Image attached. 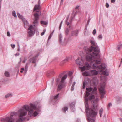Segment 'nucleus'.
I'll use <instances>...</instances> for the list:
<instances>
[{
    "mask_svg": "<svg viewBox=\"0 0 122 122\" xmlns=\"http://www.w3.org/2000/svg\"><path fill=\"white\" fill-rule=\"evenodd\" d=\"M46 29L44 30L43 32L41 33V36H43V35L46 32Z\"/></svg>",
    "mask_w": 122,
    "mask_h": 122,
    "instance_id": "35",
    "label": "nucleus"
},
{
    "mask_svg": "<svg viewBox=\"0 0 122 122\" xmlns=\"http://www.w3.org/2000/svg\"><path fill=\"white\" fill-rule=\"evenodd\" d=\"M36 56H35L30 58L29 60V61L31 63H35L36 62Z\"/></svg>",
    "mask_w": 122,
    "mask_h": 122,
    "instance_id": "11",
    "label": "nucleus"
},
{
    "mask_svg": "<svg viewBox=\"0 0 122 122\" xmlns=\"http://www.w3.org/2000/svg\"><path fill=\"white\" fill-rule=\"evenodd\" d=\"M4 75L5 76L7 77H9L10 75L9 72L7 71H6L5 72Z\"/></svg>",
    "mask_w": 122,
    "mask_h": 122,
    "instance_id": "17",
    "label": "nucleus"
},
{
    "mask_svg": "<svg viewBox=\"0 0 122 122\" xmlns=\"http://www.w3.org/2000/svg\"><path fill=\"white\" fill-rule=\"evenodd\" d=\"M90 20H88L87 23V24L88 25L89 24V22H90Z\"/></svg>",
    "mask_w": 122,
    "mask_h": 122,
    "instance_id": "61",
    "label": "nucleus"
},
{
    "mask_svg": "<svg viewBox=\"0 0 122 122\" xmlns=\"http://www.w3.org/2000/svg\"><path fill=\"white\" fill-rule=\"evenodd\" d=\"M61 25H61V24L60 25V26H59V30H60L61 29Z\"/></svg>",
    "mask_w": 122,
    "mask_h": 122,
    "instance_id": "63",
    "label": "nucleus"
},
{
    "mask_svg": "<svg viewBox=\"0 0 122 122\" xmlns=\"http://www.w3.org/2000/svg\"><path fill=\"white\" fill-rule=\"evenodd\" d=\"M40 6L38 5H36L34 8V11H35L36 10L38 9Z\"/></svg>",
    "mask_w": 122,
    "mask_h": 122,
    "instance_id": "18",
    "label": "nucleus"
},
{
    "mask_svg": "<svg viewBox=\"0 0 122 122\" xmlns=\"http://www.w3.org/2000/svg\"><path fill=\"white\" fill-rule=\"evenodd\" d=\"M104 71H103L102 73L103 75L107 76L109 75L108 71L107 70V69H105Z\"/></svg>",
    "mask_w": 122,
    "mask_h": 122,
    "instance_id": "14",
    "label": "nucleus"
},
{
    "mask_svg": "<svg viewBox=\"0 0 122 122\" xmlns=\"http://www.w3.org/2000/svg\"><path fill=\"white\" fill-rule=\"evenodd\" d=\"M98 73V72L97 71L95 70H92L88 71H85L82 73V74L83 76H91L97 75Z\"/></svg>",
    "mask_w": 122,
    "mask_h": 122,
    "instance_id": "4",
    "label": "nucleus"
},
{
    "mask_svg": "<svg viewBox=\"0 0 122 122\" xmlns=\"http://www.w3.org/2000/svg\"><path fill=\"white\" fill-rule=\"evenodd\" d=\"M64 74L63 73H61L60 75H59V77L60 78H61L63 76V75Z\"/></svg>",
    "mask_w": 122,
    "mask_h": 122,
    "instance_id": "34",
    "label": "nucleus"
},
{
    "mask_svg": "<svg viewBox=\"0 0 122 122\" xmlns=\"http://www.w3.org/2000/svg\"><path fill=\"white\" fill-rule=\"evenodd\" d=\"M68 107H64L62 109V111L64 113H66V111L68 110Z\"/></svg>",
    "mask_w": 122,
    "mask_h": 122,
    "instance_id": "16",
    "label": "nucleus"
},
{
    "mask_svg": "<svg viewBox=\"0 0 122 122\" xmlns=\"http://www.w3.org/2000/svg\"><path fill=\"white\" fill-rule=\"evenodd\" d=\"M72 74L73 72H72L70 71L69 72L68 75L69 76H71L72 75Z\"/></svg>",
    "mask_w": 122,
    "mask_h": 122,
    "instance_id": "37",
    "label": "nucleus"
},
{
    "mask_svg": "<svg viewBox=\"0 0 122 122\" xmlns=\"http://www.w3.org/2000/svg\"><path fill=\"white\" fill-rule=\"evenodd\" d=\"M97 90V88L96 87H94V89H93V92H94L96 91Z\"/></svg>",
    "mask_w": 122,
    "mask_h": 122,
    "instance_id": "39",
    "label": "nucleus"
},
{
    "mask_svg": "<svg viewBox=\"0 0 122 122\" xmlns=\"http://www.w3.org/2000/svg\"><path fill=\"white\" fill-rule=\"evenodd\" d=\"M95 97L93 95H92L90 96L88 98V100H92L94 99Z\"/></svg>",
    "mask_w": 122,
    "mask_h": 122,
    "instance_id": "21",
    "label": "nucleus"
},
{
    "mask_svg": "<svg viewBox=\"0 0 122 122\" xmlns=\"http://www.w3.org/2000/svg\"><path fill=\"white\" fill-rule=\"evenodd\" d=\"M112 104L111 103H108V105L107 106V109L109 110L110 108V107L112 106Z\"/></svg>",
    "mask_w": 122,
    "mask_h": 122,
    "instance_id": "30",
    "label": "nucleus"
},
{
    "mask_svg": "<svg viewBox=\"0 0 122 122\" xmlns=\"http://www.w3.org/2000/svg\"><path fill=\"white\" fill-rule=\"evenodd\" d=\"M90 42L92 45L91 47L89 48L85 47L84 48L86 53V60L88 61H92L94 67L93 69H95L97 67H98V69H105L106 65L104 63L102 64L99 66L97 65V64L100 63V61L95 59L100 58V49L94 41L91 40Z\"/></svg>",
    "mask_w": 122,
    "mask_h": 122,
    "instance_id": "1",
    "label": "nucleus"
},
{
    "mask_svg": "<svg viewBox=\"0 0 122 122\" xmlns=\"http://www.w3.org/2000/svg\"><path fill=\"white\" fill-rule=\"evenodd\" d=\"M21 69V70L20 71V72L21 73H22L23 71H25V69Z\"/></svg>",
    "mask_w": 122,
    "mask_h": 122,
    "instance_id": "50",
    "label": "nucleus"
},
{
    "mask_svg": "<svg viewBox=\"0 0 122 122\" xmlns=\"http://www.w3.org/2000/svg\"><path fill=\"white\" fill-rule=\"evenodd\" d=\"M55 73L54 71L53 70L51 71L50 72V73L51 74H54Z\"/></svg>",
    "mask_w": 122,
    "mask_h": 122,
    "instance_id": "47",
    "label": "nucleus"
},
{
    "mask_svg": "<svg viewBox=\"0 0 122 122\" xmlns=\"http://www.w3.org/2000/svg\"><path fill=\"white\" fill-rule=\"evenodd\" d=\"M85 111L87 117V121L90 122H95V119L97 114V104L96 101H92V105L91 107L89 108L88 99L87 97H84Z\"/></svg>",
    "mask_w": 122,
    "mask_h": 122,
    "instance_id": "2",
    "label": "nucleus"
},
{
    "mask_svg": "<svg viewBox=\"0 0 122 122\" xmlns=\"http://www.w3.org/2000/svg\"><path fill=\"white\" fill-rule=\"evenodd\" d=\"M18 51H20V48L19 45L18 44Z\"/></svg>",
    "mask_w": 122,
    "mask_h": 122,
    "instance_id": "54",
    "label": "nucleus"
},
{
    "mask_svg": "<svg viewBox=\"0 0 122 122\" xmlns=\"http://www.w3.org/2000/svg\"><path fill=\"white\" fill-rule=\"evenodd\" d=\"M27 71V69H25V71H25V74H24V75H25Z\"/></svg>",
    "mask_w": 122,
    "mask_h": 122,
    "instance_id": "53",
    "label": "nucleus"
},
{
    "mask_svg": "<svg viewBox=\"0 0 122 122\" xmlns=\"http://www.w3.org/2000/svg\"><path fill=\"white\" fill-rule=\"evenodd\" d=\"M119 119L120 120V121L122 122V119L121 118H119Z\"/></svg>",
    "mask_w": 122,
    "mask_h": 122,
    "instance_id": "64",
    "label": "nucleus"
},
{
    "mask_svg": "<svg viewBox=\"0 0 122 122\" xmlns=\"http://www.w3.org/2000/svg\"><path fill=\"white\" fill-rule=\"evenodd\" d=\"M60 80L59 78H57L56 80V81L58 83L59 81Z\"/></svg>",
    "mask_w": 122,
    "mask_h": 122,
    "instance_id": "46",
    "label": "nucleus"
},
{
    "mask_svg": "<svg viewBox=\"0 0 122 122\" xmlns=\"http://www.w3.org/2000/svg\"><path fill=\"white\" fill-rule=\"evenodd\" d=\"M82 66L80 69H89L90 68L91 66L87 62H86L84 63V66Z\"/></svg>",
    "mask_w": 122,
    "mask_h": 122,
    "instance_id": "8",
    "label": "nucleus"
},
{
    "mask_svg": "<svg viewBox=\"0 0 122 122\" xmlns=\"http://www.w3.org/2000/svg\"><path fill=\"white\" fill-rule=\"evenodd\" d=\"M12 96V95L11 94L9 93L5 96V98H7L10 97H11Z\"/></svg>",
    "mask_w": 122,
    "mask_h": 122,
    "instance_id": "27",
    "label": "nucleus"
},
{
    "mask_svg": "<svg viewBox=\"0 0 122 122\" xmlns=\"http://www.w3.org/2000/svg\"><path fill=\"white\" fill-rule=\"evenodd\" d=\"M33 31L32 30H31L28 32L29 36L30 37L33 34Z\"/></svg>",
    "mask_w": 122,
    "mask_h": 122,
    "instance_id": "24",
    "label": "nucleus"
},
{
    "mask_svg": "<svg viewBox=\"0 0 122 122\" xmlns=\"http://www.w3.org/2000/svg\"><path fill=\"white\" fill-rule=\"evenodd\" d=\"M102 35H99L98 36V38H102Z\"/></svg>",
    "mask_w": 122,
    "mask_h": 122,
    "instance_id": "48",
    "label": "nucleus"
},
{
    "mask_svg": "<svg viewBox=\"0 0 122 122\" xmlns=\"http://www.w3.org/2000/svg\"><path fill=\"white\" fill-rule=\"evenodd\" d=\"M11 46L13 48H14L15 46V45L14 44H11Z\"/></svg>",
    "mask_w": 122,
    "mask_h": 122,
    "instance_id": "45",
    "label": "nucleus"
},
{
    "mask_svg": "<svg viewBox=\"0 0 122 122\" xmlns=\"http://www.w3.org/2000/svg\"><path fill=\"white\" fill-rule=\"evenodd\" d=\"M66 24L67 25V26H68L69 25L70 23L68 22H66Z\"/></svg>",
    "mask_w": 122,
    "mask_h": 122,
    "instance_id": "58",
    "label": "nucleus"
},
{
    "mask_svg": "<svg viewBox=\"0 0 122 122\" xmlns=\"http://www.w3.org/2000/svg\"><path fill=\"white\" fill-rule=\"evenodd\" d=\"M96 31L95 29H94L93 31V35H95L96 34Z\"/></svg>",
    "mask_w": 122,
    "mask_h": 122,
    "instance_id": "43",
    "label": "nucleus"
},
{
    "mask_svg": "<svg viewBox=\"0 0 122 122\" xmlns=\"http://www.w3.org/2000/svg\"><path fill=\"white\" fill-rule=\"evenodd\" d=\"M59 94V93H58L55 96L54 98V100H56V99L58 97Z\"/></svg>",
    "mask_w": 122,
    "mask_h": 122,
    "instance_id": "26",
    "label": "nucleus"
},
{
    "mask_svg": "<svg viewBox=\"0 0 122 122\" xmlns=\"http://www.w3.org/2000/svg\"><path fill=\"white\" fill-rule=\"evenodd\" d=\"M12 15L15 17H17V15L16 14V13L15 11L14 10L12 12Z\"/></svg>",
    "mask_w": 122,
    "mask_h": 122,
    "instance_id": "29",
    "label": "nucleus"
},
{
    "mask_svg": "<svg viewBox=\"0 0 122 122\" xmlns=\"http://www.w3.org/2000/svg\"><path fill=\"white\" fill-rule=\"evenodd\" d=\"M34 15L35 18L34 21L33 22V26H37L38 24V20L39 19V15L37 13H36L34 14Z\"/></svg>",
    "mask_w": 122,
    "mask_h": 122,
    "instance_id": "5",
    "label": "nucleus"
},
{
    "mask_svg": "<svg viewBox=\"0 0 122 122\" xmlns=\"http://www.w3.org/2000/svg\"><path fill=\"white\" fill-rule=\"evenodd\" d=\"M85 80L83 82V88L84 89L85 86Z\"/></svg>",
    "mask_w": 122,
    "mask_h": 122,
    "instance_id": "36",
    "label": "nucleus"
},
{
    "mask_svg": "<svg viewBox=\"0 0 122 122\" xmlns=\"http://www.w3.org/2000/svg\"><path fill=\"white\" fill-rule=\"evenodd\" d=\"M81 69V71L82 72H83V71H85V70H86V69Z\"/></svg>",
    "mask_w": 122,
    "mask_h": 122,
    "instance_id": "60",
    "label": "nucleus"
},
{
    "mask_svg": "<svg viewBox=\"0 0 122 122\" xmlns=\"http://www.w3.org/2000/svg\"><path fill=\"white\" fill-rule=\"evenodd\" d=\"M86 89L88 92H90L92 91L93 88L92 87H90L89 88L86 87Z\"/></svg>",
    "mask_w": 122,
    "mask_h": 122,
    "instance_id": "22",
    "label": "nucleus"
},
{
    "mask_svg": "<svg viewBox=\"0 0 122 122\" xmlns=\"http://www.w3.org/2000/svg\"><path fill=\"white\" fill-rule=\"evenodd\" d=\"M64 42L66 43V44L67 43V39L66 38H65L64 39Z\"/></svg>",
    "mask_w": 122,
    "mask_h": 122,
    "instance_id": "42",
    "label": "nucleus"
},
{
    "mask_svg": "<svg viewBox=\"0 0 122 122\" xmlns=\"http://www.w3.org/2000/svg\"><path fill=\"white\" fill-rule=\"evenodd\" d=\"M72 78H71L70 79V81L71 82H72Z\"/></svg>",
    "mask_w": 122,
    "mask_h": 122,
    "instance_id": "56",
    "label": "nucleus"
},
{
    "mask_svg": "<svg viewBox=\"0 0 122 122\" xmlns=\"http://www.w3.org/2000/svg\"><path fill=\"white\" fill-rule=\"evenodd\" d=\"M52 34H51L50 36H49V38H48V40L49 39H50L51 37H52Z\"/></svg>",
    "mask_w": 122,
    "mask_h": 122,
    "instance_id": "49",
    "label": "nucleus"
},
{
    "mask_svg": "<svg viewBox=\"0 0 122 122\" xmlns=\"http://www.w3.org/2000/svg\"><path fill=\"white\" fill-rule=\"evenodd\" d=\"M106 7L107 8H108L109 6V5L108 3H106Z\"/></svg>",
    "mask_w": 122,
    "mask_h": 122,
    "instance_id": "41",
    "label": "nucleus"
},
{
    "mask_svg": "<svg viewBox=\"0 0 122 122\" xmlns=\"http://www.w3.org/2000/svg\"><path fill=\"white\" fill-rule=\"evenodd\" d=\"M17 15L18 17L22 19L23 16L22 15H20L19 13H17Z\"/></svg>",
    "mask_w": 122,
    "mask_h": 122,
    "instance_id": "31",
    "label": "nucleus"
},
{
    "mask_svg": "<svg viewBox=\"0 0 122 122\" xmlns=\"http://www.w3.org/2000/svg\"><path fill=\"white\" fill-rule=\"evenodd\" d=\"M69 32V30L68 29V28H66V29L65 33L66 35H67Z\"/></svg>",
    "mask_w": 122,
    "mask_h": 122,
    "instance_id": "32",
    "label": "nucleus"
},
{
    "mask_svg": "<svg viewBox=\"0 0 122 122\" xmlns=\"http://www.w3.org/2000/svg\"><path fill=\"white\" fill-rule=\"evenodd\" d=\"M104 89V86H101L99 89V91L101 95V99H102L104 97V95L105 94Z\"/></svg>",
    "mask_w": 122,
    "mask_h": 122,
    "instance_id": "6",
    "label": "nucleus"
},
{
    "mask_svg": "<svg viewBox=\"0 0 122 122\" xmlns=\"http://www.w3.org/2000/svg\"><path fill=\"white\" fill-rule=\"evenodd\" d=\"M111 1L112 3H114L115 1V0H111Z\"/></svg>",
    "mask_w": 122,
    "mask_h": 122,
    "instance_id": "55",
    "label": "nucleus"
},
{
    "mask_svg": "<svg viewBox=\"0 0 122 122\" xmlns=\"http://www.w3.org/2000/svg\"><path fill=\"white\" fill-rule=\"evenodd\" d=\"M41 24H43L45 25H46L47 24V22L44 21H41Z\"/></svg>",
    "mask_w": 122,
    "mask_h": 122,
    "instance_id": "28",
    "label": "nucleus"
},
{
    "mask_svg": "<svg viewBox=\"0 0 122 122\" xmlns=\"http://www.w3.org/2000/svg\"><path fill=\"white\" fill-rule=\"evenodd\" d=\"M67 75H65L63 76L61 78V82H63V83H65V82H64V80H65L67 78Z\"/></svg>",
    "mask_w": 122,
    "mask_h": 122,
    "instance_id": "13",
    "label": "nucleus"
},
{
    "mask_svg": "<svg viewBox=\"0 0 122 122\" xmlns=\"http://www.w3.org/2000/svg\"><path fill=\"white\" fill-rule=\"evenodd\" d=\"M79 33V30H76L72 31L71 34V36H76L78 35Z\"/></svg>",
    "mask_w": 122,
    "mask_h": 122,
    "instance_id": "10",
    "label": "nucleus"
},
{
    "mask_svg": "<svg viewBox=\"0 0 122 122\" xmlns=\"http://www.w3.org/2000/svg\"><path fill=\"white\" fill-rule=\"evenodd\" d=\"M68 60V58H67L64 59L63 61L61 62V65H62L63 64L67 62Z\"/></svg>",
    "mask_w": 122,
    "mask_h": 122,
    "instance_id": "23",
    "label": "nucleus"
},
{
    "mask_svg": "<svg viewBox=\"0 0 122 122\" xmlns=\"http://www.w3.org/2000/svg\"><path fill=\"white\" fill-rule=\"evenodd\" d=\"M103 109L102 108H101L99 110V112L100 117H101L102 115L103 112Z\"/></svg>",
    "mask_w": 122,
    "mask_h": 122,
    "instance_id": "20",
    "label": "nucleus"
},
{
    "mask_svg": "<svg viewBox=\"0 0 122 122\" xmlns=\"http://www.w3.org/2000/svg\"><path fill=\"white\" fill-rule=\"evenodd\" d=\"M117 49L119 50L122 47V44H120L119 45H118L117 46Z\"/></svg>",
    "mask_w": 122,
    "mask_h": 122,
    "instance_id": "25",
    "label": "nucleus"
},
{
    "mask_svg": "<svg viewBox=\"0 0 122 122\" xmlns=\"http://www.w3.org/2000/svg\"><path fill=\"white\" fill-rule=\"evenodd\" d=\"M27 59L26 57H25L24 58V60L22 61L23 63H25Z\"/></svg>",
    "mask_w": 122,
    "mask_h": 122,
    "instance_id": "40",
    "label": "nucleus"
},
{
    "mask_svg": "<svg viewBox=\"0 0 122 122\" xmlns=\"http://www.w3.org/2000/svg\"><path fill=\"white\" fill-rule=\"evenodd\" d=\"M40 0H39L38 1V5L40 6Z\"/></svg>",
    "mask_w": 122,
    "mask_h": 122,
    "instance_id": "59",
    "label": "nucleus"
},
{
    "mask_svg": "<svg viewBox=\"0 0 122 122\" xmlns=\"http://www.w3.org/2000/svg\"><path fill=\"white\" fill-rule=\"evenodd\" d=\"M7 35L8 36H10V34L9 31H8L7 32Z\"/></svg>",
    "mask_w": 122,
    "mask_h": 122,
    "instance_id": "44",
    "label": "nucleus"
},
{
    "mask_svg": "<svg viewBox=\"0 0 122 122\" xmlns=\"http://www.w3.org/2000/svg\"><path fill=\"white\" fill-rule=\"evenodd\" d=\"M59 38L60 43H61L62 42V36L61 33H60L59 35Z\"/></svg>",
    "mask_w": 122,
    "mask_h": 122,
    "instance_id": "15",
    "label": "nucleus"
},
{
    "mask_svg": "<svg viewBox=\"0 0 122 122\" xmlns=\"http://www.w3.org/2000/svg\"><path fill=\"white\" fill-rule=\"evenodd\" d=\"M29 63H26V66H25V69H27V68H28V64H29Z\"/></svg>",
    "mask_w": 122,
    "mask_h": 122,
    "instance_id": "51",
    "label": "nucleus"
},
{
    "mask_svg": "<svg viewBox=\"0 0 122 122\" xmlns=\"http://www.w3.org/2000/svg\"><path fill=\"white\" fill-rule=\"evenodd\" d=\"M75 102H72L70 105V107L72 112H74L75 110Z\"/></svg>",
    "mask_w": 122,
    "mask_h": 122,
    "instance_id": "9",
    "label": "nucleus"
},
{
    "mask_svg": "<svg viewBox=\"0 0 122 122\" xmlns=\"http://www.w3.org/2000/svg\"><path fill=\"white\" fill-rule=\"evenodd\" d=\"M30 107L29 106V110L27 111L28 112V115L30 117L36 116L38 115V113L36 111L34 112L33 110V109H36V105L31 103L30 104Z\"/></svg>",
    "mask_w": 122,
    "mask_h": 122,
    "instance_id": "3",
    "label": "nucleus"
},
{
    "mask_svg": "<svg viewBox=\"0 0 122 122\" xmlns=\"http://www.w3.org/2000/svg\"><path fill=\"white\" fill-rule=\"evenodd\" d=\"M19 54L18 53H16V54H15V56H19Z\"/></svg>",
    "mask_w": 122,
    "mask_h": 122,
    "instance_id": "62",
    "label": "nucleus"
},
{
    "mask_svg": "<svg viewBox=\"0 0 122 122\" xmlns=\"http://www.w3.org/2000/svg\"><path fill=\"white\" fill-rule=\"evenodd\" d=\"M76 64L82 66H83L84 61L81 58H78L76 60Z\"/></svg>",
    "mask_w": 122,
    "mask_h": 122,
    "instance_id": "7",
    "label": "nucleus"
},
{
    "mask_svg": "<svg viewBox=\"0 0 122 122\" xmlns=\"http://www.w3.org/2000/svg\"><path fill=\"white\" fill-rule=\"evenodd\" d=\"M65 83L63 82H61L59 83V84L58 89V90H60L65 85Z\"/></svg>",
    "mask_w": 122,
    "mask_h": 122,
    "instance_id": "12",
    "label": "nucleus"
},
{
    "mask_svg": "<svg viewBox=\"0 0 122 122\" xmlns=\"http://www.w3.org/2000/svg\"><path fill=\"white\" fill-rule=\"evenodd\" d=\"M20 61L19 62V64L21 62V61H22L21 59V58H20Z\"/></svg>",
    "mask_w": 122,
    "mask_h": 122,
    "instance_id": "57",
    "label": "nucleus"
},
{
    "mask_svg": "<svg viewBox=\"0 0 122 122\" xmlns=\"http://www.w3.org/2000/svg\"><path fill=\"white\" fill-rule=\"evenodd\" d=\"M33 29V27L31 25H30L28 28V30H30Z\"/></svg>",
    "mask_w": 122,
    "mask_h": 122,
    "instance_id": "38",
    "label": "nucleus"
},
{
    "mask_svg": "<svg viewBox=\"0 0 122 122\" xmlns=\"http://www.w3.org/2000/svg\"><path fill=\"white\" fill-rule=\"evenodd\" d=\"M90 94V93L88 92H86L85 94V97H87Z\"/></svg>",
    "mask_w": 122,
    "mask_h": 122,
    "instance_id": "33",
    "label": "nucleus"
},
{
    "mask_svg": "<svg viewBox=\"0 0 122 122\" xmlns=\"http://www.w3.org/2000/svg\"><path fill=\"white\" fill-rule=\"evenodd\" d=\"M76 83L75 82H74L73 83L72 86H71V90L72 91H73L74 89V86L75 84Z\"/></svg>",
    "mask_w": 122,
    "mask_h": 122,
    "instance_id": "19",
    "label": "nucleus"
},
{
    "mask_svg": "<svg viewBox=\"0 0 122 122\" xmlns=\"http://www.w3.org/2000/svg\"><path fill=\"white\" fill-rule=\"evenodd\" d=\"M79 6H76V7H75V9H79Z\"/></svg>",
    "mask_w": 122,
    "mask_h": 122,
    "instance_id": "52",
    "label": "nucleus"
}]
</instances>
